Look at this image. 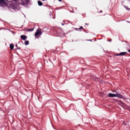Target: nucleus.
<instances>
[{
	"instance_id": "f3484780",
	"label": "nucleus",
	"mask_w": 130,
	"mask_h": 130,
	"mask_svg": "<svg viewBox=\"0 0 130 130\" xmlns=\"http://www.w3.org/2000/svg\"><path fill=\"white\" fill-rule=\"evenodd\" d=\"M85 25H87V23H85Z\"/></svg>"
},
{
	"instance_id": "7ed1b4c3",
	"label": "nucleus",
	"mask_w": 130,
	"mask_h": 130,
	"mask_svg": "<svg viewBox=\"0 0 130 130\" xmlns=\"http://www.w3.org/2000/svg\"><path fill=\"white\" fill-rule=\"evenodd\" d=\"M41 34H42L41 29H37V31L36 32V33L35 34V37H36L37 36H38L39 35H41Z\"/></svg>"
},
{
	"instance_id": "2eb2a0df",
	"label": "nucleus",
	"mask_w": 130,
	"mask_h": 130,
	"mask_svg": "<svg viewBox=\"0 0 130 130\" xmlns=\"http://www.w3.org/2000/svg\"><path fill=\"white\" fill-rule=\"evenodd\" d=\"M128 52H130V50H128Z\"/></svg>"
},
{
	"instance_id": "1a4fd4ad",
	"label": "nucleus",
	"mask_w": 130,
	"mask_h": 130,
	"mask_svg": "<svg viewBox=\"0 0 130 130\" xmlns=\"http://www.w3.org/2000/svg\"><path fill=\"white\" fill-rule=\"evenodd\" d=\"M10 48L12 50L14 49V45L13 44H10Z\"/></svg>"
},
{
	"instance_id": "f257e3e1",
	"label": "nucleus",
	"mask_w": 130,
	"mask_h": 130,
	"mask_svg": "<svg viewBox=\"0 0 130 130\" xmlns=\"http://www.w3.org/2000/svg\"><path fill=\"white\" fill-rule=\"evenodd\" d=\"M116 94L114 93H109L108 94L109 97L113 98V97H118V98H123V96H122L121 94L118 93L116 91Z\"/></svg>"
},
{
	"instance_id": "ddd939ff",
	"label": "nucleus",
	"mask_w": 130,
	"mask_h": 130,
	"mask_svg": "<svg viewBox=\"0 0 130 130\" xmlns=\"http://www.w3.org/2000/svg\"><path fill=\"white\" fill-rule=\"evenodd\" d=\"M83 28V26H81L80 28H79V30H80V29H82Z\"/></svg>"
},
{
	"instance_id": "6ab92c4d",
	"label": "nucleus",
	"mask_w": 130,
	"mask_h": 130,
	"mask_svg": "<svg viewBox=\"0 0 130 130\" xmlns=\"http://www.w3.org/2000/svg\"><path fill=\"white\" fill-rule=\"evenodd\" d=\"M14 1H17V0H14Z\"/></svg>"
},
{
	"instance_id": "423d86ee",
	"label": "nucleus",
	"mask_w": 130,
	"mask_h": 130,
	"mask_svg": "<svg viewBox=\"0 0 130 130\" xmlns=\"http://www.w3.org/2000/svg\"><path fill=\"white\" fill-rule=\"evenodd\" d=\"M125 53H126V52H121L118 54H116V56H119V55L120 56H122V55H124V54H125Z\"/></svg>"
},
{
	"instance_id": "dca6fc26",
	"label": "nucleus",
	"mask_w": 130,
	"mask_h": 130,
	"mask_svg": "<svg viewBox=\"0 0 130 130\" xmlns=\"http://www.w3.org/2000/svg\"><path fill=\"white\" fill-rule=\"evenodd\" d=\"M100 13H102V11H100Z\"/></svg>"
},
{
	"instance_id": "39448f33",
	"label": "nucleus",
	"mask_w": 130,
	"mask_h": 130,
	"mask_svg": "<svg viewBox=\"0 0 130 130\" xmlns=\"http://www.w3.org/2000/svg\"><path fill=\"white\" fill-rule=\"evenodd\" d=\"M7 3L4 0H0V6H6Z\"/></svg>"
},
{
	"instance_id": "0eeeda50",
	"label": "nucleus",
	"mask_w": 130,
	"mask_h": 130,
	"mask_svg": "<svg viewBox=\"0 0 130 130\" xmlns=\"http://www.w3.org/2000/svg\"><path fill=\"white\" fill-rule=\"evenodd\" d=\"M20 37L22 40H26V39H27V36L24 35H22Z\"/></svg>"
},
{
	"instance_id": "4468645a",
	"label": "nucleus",
	"mask_w": 130,
	"mask_h": 130,
	"mask_svg": "<svg viewBox=\"0 0 130 130\" xmlns=\"http://www.w3.org/2000/svg\"><path fill=\"white\" fill-rule=\"evenodd\" d=\"M59 2H61L62 0H58Z\"/></svg>"
},
{
	"instance_id": "f03ea898",
	"label": "nucleus",
	"mask_w": 130,
	"mask_h": 130,
	"mask_svg": "<svg viewBox=\"0 0 130 130\" xmlns=\"http://www.w3.org/2000/svg\"><path fill=\"white\" fill-rule=\"evenodd\" d=\"M30 0H21L22 3L19 4V5H22V6H25V5L28 4Z\"/></svg>"
},
{
	"instance_id": "9b49d317",
	"label": "nucleus",
	"mask_w": 130,
	"mask_h": 130,
	"mask_svg": "<svg viewBox=\"0 0 130 130\" xmlns=\"http://www.w3.org/2000/svg\"><path fill=\"white\" fill-rule=\"evenodd\" d=\"M33 30H34V28H32L31 29H27V30L29 31H33Z\"/></svg>"
},
{
	"instance_id": "20e7f679",
	"label": "nucleus",
	"mask_w": 130,
	"mask_h": 130,
	"mask_svg": "<svg viewBox=\"0 0 130 130\" xmlns=\"http://www.w3.org/2000/svg\"><path fill=\"white\" fill-rule=\"evenodd\" d=\"M120 105H121L123 108H125V109H127L128 107V106H126V105H125V104L123 103V102H121L120 103Z\"/></svg>"
},
{
	"instance_id": "f8f14e48",
	"label": "nucleus",
	"mask_w": 130,
	"mask_h": 130,
	"mask_svg": "<svg viewBox=\"0 0 130 130\" xmlns=\"http://www.w3.org/2000/svg\"><path fill=\"white\" fill-rule=\"evenodd\" d=\"M124 8L126 9V10H129L127 6H124Z\"/></svg>"
},
{
	"instance_id": "a211bd4d",
	"label": "nucleus",
	"mask_w": 130,
	"mask_h": 130,
	"mask_svg": "<svg viewBox=\"0 0 130 130\" xmlns=\"http://www.w3.org/2000/svg\"><path fill=\"white\" fill-rule=\"evenodd\" d=\"M62 25H63V23H62Z\"/></svg>"
},
{
	"instance_id": "6e6552de",
	"label": "nucleus",
	"mask_w": 130,
	"mask_h": 130,
	"mask_svg": "<svg viewBox=\"0 0 130 130\" xmlns=\"http://www.w3.org/2000/svg\"><path fill=\"white\" fill-rule=\"evenodd\" d=\"M38 4L39 5V6H42V5H43V4L42 3V2H41V1H38Z\"/></svg>"
},
{
	"instance_id": "9d476101",
	"label": "nucleus",
	"mask_w": 130,
	"mask_h": 130,
	"mask_svg": "<svg viewBox=\"0 0 130 130\" xmlns=\"http://www.w3.org/2000/svg\"><path fill=\"white\" fill-rule=\"evenodd\" d=\"M24 43L25 45H28L29 44V41H25Z\"/></svg>"
}]
</instances>
